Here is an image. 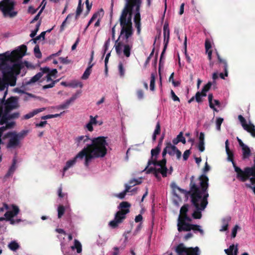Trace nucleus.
<instances>
[{
	"label": "nucleus",
	"instance_id": "nucleus-51",
	"mask_svg": "<svg viewBox=\"0 0 255 255\" xmlns=\"http://www.w3.org/2000/svg\"><path fill=\"white\" fill-rule=\"evenodd\" d=\"M238 119L240 121L244 128L248 125L247 124L246 119L242 115H240L238 116Z\"/></svg>",
	"mask_w": 255,
	"mask_h": 255
},
{
	"label": "nucleus",
	"instance_id": "nucleus-46",
	"mask_svg": "<svg viewBox=\"0 0 255 255\" xmlns=\"http://www.w3.org/2000/svg\"><path fill=\"white\" fill-rule=\"evenodd\" d=\"M99 14V12H96L93 15L89 21L88 22L87 26L85 28L84 31H86L87 29L90 25L97 18Z\"/></svg>",
	"mask_w": 255,
	"mask_h": 255
},
{
	"label": "nucleus",
	"instance_id": "nucleus-42",
	"mask_svg": "<svg viewBox=\"0 0 255 255\" xmlns=\"http://www.w3.org/2000/svg\"><path fill=\"white\" fill-rule=\"evenodd\" d=\"M7 114H5V113L4 112L3 115L0 117V125H2L6 123L7 121V120L11 119L9 118V115L7 116Z\"/></svg>",
	"mask_w": 255,
	"mask_h": 255
},
{
	"label": "nucleus",
	"instance_id": "nucleus-24",
	"mask_svg": "<svg viewBox=\"0 0 255 255\" xmlns=\"http://www.w3.org/2000/svg\"><path fill=\"white\" fill-rule=\"evenodd\" d=\"M231 220L230 216H227L222 220V226L221 229L220 230L221 232L226 231L228 229L229 223Z\"/></svg>",
	"mask_w": 255,
	"mask_h": 255
},
{
	"label": "nucleus",
	"instance_id": "nucleus-32",
	"mask_svg": "<svg viewBox=\"0 0 255 255\" xmlns=\"http://www.w3.org/2000/svg\"><path fill=\"white\" fill-rule=\"evenodd\" d=\"M71 249L72 250L76 249L77 253H81L82 250L81 244L78 240L75 239L74 245L71 247Z\"/></svg>",
	"mask_w": 255,
	"mask_h": 255
},
{
	"label": "nucleus",
	"instance_id": "nucleus-59",
	"mask_svg": "<svg viewBox=\"0 0 255 255\" xmlns=\"http://www.w3.org/2000/svg\"><path fill=\"white\" fill-rule=\"evenodd\" d=\"M160 130L161 129L160 123L158 122L156 125L155 129L153 133H154V134L158 135L160 133Z\"/></svg>",
	"mask_w": 255,
	"mask_h": 255
},
{
	"label": "nucleus",
	"instance_id": "nucleus-27",
	"mask_svg": "<svg viewBox=\"0 0 255 255\" xmlns=\"http://www.w3.org/2000/svg\"><path fill=\"white\" fill-rule=\"evenodd\" d=\"M238 251L237 247L235 248L234 245L230 246L228 249L225 250V252L228 255H237Z\"/></svg>",
	"mask_w": 255,
	"mask_h": 255
},
{
	"label": "nucleus",
	"instance_id": "nucleus-22",
	"mask_svg": "<svg viewBox=\"0 0 255 255\" xmlns=\"http://www.w3.org/2000/svg\"><path fill=\"white\" fill-rule=\"evenodd\" d=\"M47 75L43 78V80H46L47 82H51V83L45 85L43 86V89H46L48 88H52L54 86L55 83L57 81H53L52 79V77L48 73H46Z\"/></svg>",
	"mask_w": 255,
	"mask_h": 255
},
{
	"label": "nucleus",
	"instance_id": "nucleus-9",
	"mask_svg": "<svg viewBox=\"0 0 255 255\" xmlns=\"http://www.w3.org/2000/svg\"><path fill=\"white\" fill-rule=\"evenodd\" d=\"M121 209L116 213L114 220L109 223V225L113 228L117 227L119 224L122 223L126 217V214L129 212V208Z\"/></svg>",
	"mask_w": 255,
	"mask_h": 255
},
{
	"label": "nucleus",
	"instance_id": "nucleus-34",
	"mask_svg": "<svg viewBox=\"0 0 255 255\" xmlns=\"http://www.w3.org/2000/svg\"><path fill=\"white\" fill-rule=\"evenodd\" d=\"M161 150V148L159 147L156 146L155 148L152 149L151 150V158L150 159H154L156 157L157 158V155L160 153Z\"/></svg>",
	"mask_w": 255,
	"mask_h": 255
},
{
	"label": "nucleus",
	"instance_id": "nucleus-60",
	"mask_svg": "<svg viewBox=\"0 0 255 255\" xmlns=\"http://www.w3.org/2000/svg\"><path fill=\"white\" fill-rule=\"evenodd\" d=\"M239 228V227L238 225H236L235 226V227H234V228L233 229L232 231V234H231L232 238H234L236 237V236L237 235V230Z\"/></svg>",
	"mask_w": 255,
	"mask_h": 255
},
{
	"label": "nucleus",
	"instance_id": "nucleus-48",
	"mask_svg": "<svg viewBox=\"0 0 255 255\" xmlns=\"http://www.w3.org/2000/svg\"><path fill=\"white\" fill-rule=\"evenodd\" d=\"M224 119L222 118H217L216 119V128L218 130H221V126L223 122Z\"/></svg>",
	"mask_w": 255,
	"mask_h": 255
},
{
	"label": "nucleus",
	"instance_id": "nucleus-45",
	"mask_svg": "<svg viewBox=\"0 0 255 255\" xmlns=\"http://www.w3.org/2000/svg\"><path fill=\"white\" fill-rule=\"evenodd\" d=\"M142 182V181H141V179L140 178L139 179H131L129 181V184H128V185H132V186H133L135 185H138V184H140V183H141Z\"/></svg>",
	"mask_w": 255,
	"mask_h": 255
},
{
	"label": "nucleus",
	"instance_id": "nucleus-13",
	"mask_svg": "<svg viewBox=\"0 0 255 255\" xmlns=\"http://www.w3.org/2000/svg\"><path fill=\"white\" fill-rule=\"evenodd\" d=\"M85 157L84 151H80L72 159L67 161L66 163V165L63 168V171L65 172L69 168L74 165L76 162L78 158L83 159Z\"/></svg>",
	"mask_w": 255,
	"mask_h": 255
},
{
	"label": "nucleus",
	"instance_id": "nucleus-29",
	"mask_svg": "<svg viewBox=\"0 0 255 255\" xmlns=\"http://www.w3.org/2000/svg\"><path fill=\"white\" fill-rule=\"evenodd\" d=\"M170 187L172 189L173 194H177L176 192V190H178L182 193H186L187 194V192H186V190L182 189L180 188V187H179L178 186H177V185L176 184V183L174 182H172L171 183Z\"/></svg>",
	"mask_w": 255,
	"mask_h": 255
},
{
	"label": "nucleus",
	"instance_id": "nucleus-63",
	"mask_svg": "<svg viewBox=\"0 0 255 255\" xmlns=\"http://www.w3.org/2000/svg\"><path fill=\"white\" fill-rule=\"evenodd\" d=\"M58 195L59 198H63L65 196H67V195L62 192V188L61 187H59L58 189Z\"/></svg>",
	"mask_w": 255,
	"mask_h": 255
},
{
	"label": "nucleus",
	"instance_id": "nucleus-56",
	"mask_svg": "<svg viewBox=\"0 0 255 255\" xmlns=\"http://www.w3.org/2000/svg\"><path fill=\"white\" fill-rule=\"evenodd\" d=\"M177 137L178 140H179V142H181L183 144L186 143V139L183 136V133L182 132H180L179 134L177 136Z\"/></svg>",
	"mask_w": 255,
	"mask_h": 255
},
{
	"label": "nucleus",
	"instance_id": "nucleus-11",
	"mask_svg": "<svg viewBox=\"0 0 255 255\" xmlns=\"http://www.w3.org/2000/svg\"><path fill=\"white\" fill-rule=\"evenodd\" d=\"M199 248H186L183 244H180L176 248V252L179 255H199Z\"/></svg>",
	"mask_w": 255,
	"mask_h": 255
},
{
	"label": "nucleus",
	"instance_id": "nucleus-6",
	"mask_svg": "<svg viewBox=\"0 0 255 255\" xmlns=\"http://www.w3.org/2000/svg\"><path fill=\"white\" fill-rule=\"evenodd\" d=\"M188 208H180V214L178 218L177 228L179 232L191 231V225L186 222H190L192 220L187 215Z\"/></svg>",
	"mask_w": 255,
	"mask_h": 255
},
{
	"label": "nucleus",
	"instance_id": "nucleus-26",
	"mask_svg": "<svg viewBox=\"0 0 255 255\" xmlns=\"http://www.w3.org/2000/svg\"><path fill=\"white\" fill-rule=\"evenodd\" d=\"M45 110V108H42L40 109H37L34 110L33 112L28 113L24 116V119L27 120L31 118H32L34 116L37 114L38 113L41 112Z\"/></svg>",
	"mask_w": 255,
	"mask_h": 255
},
{
	"label": "nucleus",
	"instance_id": "nucleus-30",
	"mask_svg": "<svg viewBox=\"0 0 255 255\" xmlns=\"http://www.w3.org/2000/svg\"><path fill=\"white\" fill-rule=\"evenodd\" d=\"M244 129L249 132L253 137H255V127L253 124L250 123Z\"/></svg>",
	"mask_w": 255,
	"mask_h": 255
},
{
	"label": "nucleus",
	"instance_id": "nucleus-47",
	"mask_svg": "<svg viewBox=\"0 0 255 255\" xmlns=\"http://www.w3.org/2000/svg\"><path fill=\"white\" fill-rule=\"evenodd\" d=\"M171 146H172V144L171 142H169L166 143V147L163 149V150L162 153V155L163 157V158H165V155H166L167 152V149L169 148H171Z\"/></svg>",
	"mask_w": 255,
	"mask_h": 255
},
{
	"label": "nucleus",
	"instance_id": "nucleus-38",
	"mask_svg": "<svg viewBox=\"0 0 255 255\" xmlns=\"http://www.w3.org/2000/svg\"><path fill=\"white\" fill-rule=\"evenodd\" d=\"M155 75L152 73L151 74L150 81V90L152 91L155 90Z\"/></svg>",
	"mask_w": 255,
	"mask_h": 255
},
{
	"label": "nucleus",
	"instance_id": "nucleus-21",
	"mask_svg": "<svg viewBox=\"0 0 255 255\" xmlns=\"http://www.w3.org/2000/svg\"><path fill=\"white\" fill-rule=\"evenodd\" d=\"M90 139L88 136L81 135L75 138V143L77 146H82Z\"/></svg>",
	"mask_w": 255,
	"mask_h": 255
},
{
	"label": "nucleus",
	"instance_id": "nucleus-36",
	"mask_svg": "<svg viewBox=\"0 0 255 255\" xmlns=\"http://www.w3.org/2000/svg\"><path fill=\"white\" fill-rule=\"evenodd\" d=\"M197 210L194 211L192 214V216L194 219H199L202 217L201 212L200 210H204L205 208H196Z\"/></svg>",
	"mask_w": 255,
	"mask_h": 255
},
{
	"label": "nucleus",
	"instance_id": "nucleus-23",
	"mask_svg": "<svg viewBox=\"0 0 255 255\" xmlns=\"http://www.w3.org/2000/svg\"><path fill=\"white\" fill-rule=\"evenodd\" d=\"M217 56L218 62L223 65V68L224 69L225 76H228V64L226 60L222 59L218 52H217Z\"/></svg>",
	"mask_w": 255,
	"mask_h": 255
},
{
	"label": "nucleus",
	"instance_id": "nucleus-10",
	"mask_svg": "<svg viewBox=\"0 0 255 255\" xmlns=\"http://www.w3.org/2000/svg\"><path fill=\"white\" fill-rule=\"evenodd\" d=\"M15 5L14 1H11L4 4H0V9L2 12L4 16H8L9 17L12 18L16 16L17 12L13 11Z\"/></svg>",
	"mask_w": 255,
	"mask_h": 255
},
{
	"label": "nucleus",
	"instance_id": "nucleus-61",
	"mask_svg": "<svg viewBox=\"0 0 255 255\" xmlns=\"http://www.w3.org/2000/svg\"><path fill=\"white\" fill-rule=\"evenodd\" d=\"M205 142L199 141L198 144V148L200 152H203L205 150L204 147Z\"/></svg>",
	"mask_w": 255,
	"mask_h": 255
},
{
	"label": "nucleus",
	"instance_id": "nucleus-3",
	"mask_svg": "<svg viewBox=\"0 0 255 255\" xmlns=\"http://www.w3.org/2000/svg\"><path fill=\"white\" fill-rule=\"evenodd\" d=\"M225 148L228 155V160L232 162L235 171L237 173V178L241 182H245L249 180V183L245 184L247 188L252 189L255 194V164L252 167H245L242 170L236 165L234 160V153L230 150L229 141L225 142Z\"/></svg>",
	"mask_w": 255,
	"mask_h": 255
},
{
	"label": "nucleus",
	"instance_id": "nucleus-4",
	"mask_svg": "<svg viewBox=\"0 0 255 255\" xmlns=\"http://www.w3.org/2000/svg\"><path fill=\"white\" fill-rule=\"evenodd\" d=\"M106 137L99 136L91 139L90 144H87L82 151H84L85 165L88 167L89 163L92 159L104 157L107 154V146L108 143L106 141Z\"/></svg>",
	"mask_w": 255,
	"mask_h": 255
},
{
	"label": "nucleus",
	"instance_id": "nucleus-25",
	"mask_svg": "<svg viewBox=\"0 0 255 255\" xmlns=\"http://www.w3.org/2000/svg\"><path fill=\"white\" fill-rule=\"evenodd\" d=\"M16 159L15 158H14L12 160V163L9 168L7 173L5 174V177L7 178L13 174L14 171L16 169Z\"/></svg>",
	"mask_w": 255,
	"mask_h": 255
},
{
	"label": "nucleus",
	"instance_id": "nucleus-50",
	"mask_svg": "<svg viewBox=\"0 0 255 255\" xmlns=\"http://www.w3.org/2000/svg\"><path fill=\"white\" fill-rule=\"evenodd\" d=\"M192 230L193 231H198L202 235H203L204 234V232L203 231V230H202L201 229H200V226L199 225H193V224H192L191 225V230Z\"/></svg>",
	"mask_w": 255,
	"mask_h": 255
},
{
	"label": "nucleus",
	"instance_id": "nucleus-2",
	"mask_svg": "<svg viewBox=\"0 0 255 255\" xmlns=\"http://www.w3.org/2000/svg\"><path fill=\"white\" fill-rule=\"evenodd\" d=\"M198 186L195 181V177L190 178V190L187 192V195L190 197L191 202L194 207H206L208 202L209 178L205 174L200 175L198 178Z\"/></svg>",
	"mask_w": 255,
	"mask_h": 255
},
{
	"label": "nucleus",
	"instance_id": "nucleus-31",
	"mask_svg": "<svg viewBox=\"0 0 255 255\" xmlns=\"http://www.w3.org/2000/svg\"><path fill=\"white\" fill-rule=\"evenodd\" d=\"M132 185H128L127 184H125V190L122 192L119 193L117 195L119 198L123 199L125 198L126 194L130 191V189Z\"/></svg>",
	"mask_w": 255,
	"mask_h": 255
},
{
	"label": "nucleus",
	"instance_id": "nucleus-8",
	"mask_svg": "<svg viewBox=\"0 0 255 255\" xmlns=\"http://www.w3.org/2000/svg\"><path fill=\"white\" fill-rule=\"evenodd\" d=\"M25 134V131L15 134L12 132H8L5 135L4 137H10L8 142L6 145L8 148H15L19 144V139L22 138Z\"/></svg>",
	"mask_w": 255,
	"mask_h": 255
},
{
	"label": "nucleus",
	"instance_id": "nucleus-40",
	"mask_svg": "<svg viewBox=\"0 0 255 255\" xmlns=\"http://www.w3.org/2000/svg\"><path fill=\"white\" fill-rule=\"evenodd\" d=\"M213 99V95L212 94H210L208 95V100H209V107L210 108L213 109L214 111L218 112V111L217 109L215 108L214 104L212 103Z\"/></svg>",
	"mask_w": 255,
	"mask_h": 255
},
{
	"label": "nucleus",
	"instance_id": "nucleus-19",
	"mask_svg": "<svg viewBox=\"0 0 255 255\" xmlns=\"http://www.w3.org/2000/svg\"><path fill=\"white\" fill-rule=\"evenodd\" d=\"M78 94L76 93L73 95L69 99L67 100L64 103H63L57 107L58 109H66L70 104L73 102L78 97Z\"/></svg>",
	"mask_w": 255,
	"mask_h": 255
},
{
	"label": "nucleus",
	"instance_id": "nucleus-17",
	"mask_svg": "<svg viewBox=\"0 0 255 255\" xmlns=\"http://www.w3.org/2000/svg\"><path fill=\"white\" fill-rule=\"evenodd\" d=\"M41 72H38L33 77H32L29 81L28 82V84L35 83L38 81L43 75L44 73L49 72V68L45 67L41 68Z\"/></svg>",
	"mask_w": 255,
	"mask_h": 255
},
{
	"label": "nucleus",
	"instance_id": "nucleus-1",
	"mask_svg": "<svg viewBox=\"0 0 255 255\" xmlns=\"http://www.w3.org/2000/svg\"><path fill=\"white\" fill-rule=\"evenodd\" d=\"M126 3L119 18L121 30L120 38L126 39L127 41L133 34L132 16L135 7L134 22H140V8L142 0H125Z\"/></svg>",
	"mask_w": 255,
	"mask_h": 255
},
{
	"label": "nucleus",
	"instance_id": "nucleus-58",
	"mask_svg": "<svg viewBox=\"0 0 255 255\" xmlns=\"http://www.w3.org/2000/svg\"><path fill=\"white\" fill-rule=\"evenodd\" d=\"M119 70L120 76L123 77L125 75V69L122 63L119 64Z\"/></svg>",
	"mask_w": 255,
	"mask_h": 255
},
{
	"label": "nucleus",
	"instance_id": "nucleus-64",
	"mask_svg": "<svg viewBox=\"0 0 255 255\" xmlns=\"http://www.w3.org/2000/svg\"><path fill=\"white\" fill-rule=\"evenodd\" d=\"M85 3L86 5V8H87L86 13L88 14L92 8V3H90L89 0H86L85 1Z\"/></svg>",
	"mask_w": 255,
	"mask_h": 255
},
{
	"label": "nucleus",
	"instance_id": "nucleus-12",
	"mask_svg": "<svg viewBox=\"0 0 255 255\" xmlns=\"http://www.w3.org/2000/svg\"><path fill=\"white\" fill-rule=\"evenodd\" d=\"M11 66H6L4 69V73H7L8 74L11 75L12 73L15 72L18 74L20 72L21 69L22 67V64L20 62L19 60L15 62Z\"/></svg>",
	"mask_w": 255,
	"mask_h": 255
},
{
	"label": "nucleus",
	"instance_id": "nucleus-43",
	"mask_svg": "<svg viewBox=\"0 0 255 255\" xmlns=\"http://www.w3.org/2000/svg\"><path fill=\"white\" fill-rule=\"evenodd\" d=\"M40 24H41V21H39L36 24L35 29L34 30L32 31L31 33H30V37L33 38L36 35L37 31L39 30Z\"/></svg>",
	"mask_w": 255,
	"mask_h": 255
},
{
	"label": "nucleus",
	"instance_id": "nucleus-14",
	"mask_svg": "<svg viewBox=\"0 0 255 255\" xmlns=\"http://www.w3.org/2000/svg\"><path fill=\"white\" fill-rule=\"evenodd\" d=\"M12 209V210L7 211L4 216L5 217L6 221H10V224L13 225L15 223V221L12 218L18 214L19 210V208Z\"/></svg>",
	"mask_w": 255,
	"mask_h": 255
},
{
	"label": "nucleus",
	"instance_id": "nucleus-62",
	"mask_svg": "<svg viewBox=\"0 0 255 255\" xmlns=\"http://www.w3.org/2000/svg\"><path fill=\"white\" fill-rule=\"evenodd\" d=\"M190 153H191V151H190V149L186 150L184 151L183 155V158L184 160H187L188 159Z\"/></svg>",
	"mask_w": 255,
	"mask_h": 255
},
{
	"label": "nucleus",
	"instance_id": "nucleus-16",
	"mask_svg": "<svg viewBox=\"0 0 255 255\" xmlns=\"http://www.w3.org/2000/svg\"><path fill=\"white\" fill-rule=\"evenodd\" d=\"M167 168L166 166H160V168H157L156 167H150L147 170V173H150L152 172H155L158 173H161L163 177L167 176Z\"/></svg>",
	"mask_w": 255,
	"mask_h": 255
},
{
	"label": "nucleus",
	"instance_id": "nucleus-41",
	"mask_svg": "<svg viewBox=\"0 0 255 255\" xmlns=\"http://www.w3.org/2000/svg\"><path fill=\"white\" fill-rule=\"evenodd\" d=\"M181 202V198L177 195V194H173V202L175 206H179V203Z\"/></svg>",
	"mask_w": 255,
	"mask_h": 255
},
{
	"label": "nucleus",
	"instance_id": "nucleus-20",
	"mask_svg": "<svg viewBox=\"0 0 255 255\" xmlns=\"http://www.w3.org/2000/svg\"><path fill=\"white\" fill-rule=\"evenodd\" d=\"M163 35L164 45H167L170 37V30L168 23L167 22H165L163 25Z\"/></svg>",
	"mask_w": 255,
	"mask_h": 255
},
{
	"label": "nucleus",
	"instance_id": "nucleus-39",
	"mask_svg": "<svg viewBox=\"0 0 255 255\" xmlns=\"http://www.w3.org/2000/svg\"><path fill=\"white\" fill-rule=\"evenodd\" d=\"M8 247L11 251H15L19 248V246L16 242L12 241L9 244Z\"/></svg>",
	"mask_w": 255,
	"mask_h": 255
},
{
	"label": "nucleus",
	"instance_id": "nucleus-35",
	"mask_svg": "<svg viewBox=\"0 0 255 255\" xmlns=\"http://www.w3.org/2000/svg\"><path fill=\"white\" fill-rule=\"evenodd\" d=\"M83 11V7L82 4V0H79L78 5L76 9L75 19H78L79 16Z\"/></svg>",
	"mask_w": 255,
	"mask_h": 255
},
{
	"label": "nucleus",
	"instance_id": "nucleus-7",
	"mask_svg": "<svg viewBox=\"0 0 255 255\" xmlns=\"http://www.w3.org/2000/svg\"><path fill=\"white\" fill-rule=\"evenodd\" d=\"M115 47L117 54L120 55L123 52L126 57H129L132 48V43H128V39L127 41L126 39L120 38L119 36L115 42Z\"/></svg>",
	"mask_w": 255,
	"mask_h": 255
},
{
	"label": "nucleus",
	"instance_id": "nucleus-53",
	"mask_svg": "<svg viewBox=\"0 0 255 255\" xmlns=\"http://www.w3.org/2000/svg\"><path fill=\"white\" fill-rule=\"evenodd\" d=\"M61 63L63 64H68L71 63V60H69L68 58V57H61L59 58Z\"/></svg>",
	"mask_w": 255,
	"mask_h": 255
},
{
	"label": "nucleus",
	"instance_id": "nucleus-18",
	"mask_svg": "<svg viewBox=\"0 0 255 255\" xmlns=\"http://www.w3.org/2000/svg\"><path fill=\"white\" fill-rule=\"evenodd\" d=\"M153 164L154 166H166V158H163L162 160L158 161L157 160V158L155 157L154 159H149L147 162V166H146V168H147V167Z\"/></svg>",
	"mask_w": 255,
	"mask_h": 255
},
{
	"label": "nucleus",
	"instance_id": "nucleus-15",
	"mask_svg": "<svg viewBox=\"0 0 255 255\" xmlns=\"http://www.w3.org/2000/svg\"><path fill=\"white\" fill-rule=\"evenodd\" d=\"M16 100L14 97L8 98L4 103V112L8 114L10 111L15 108Z\"/></svg>",
	"mask_w": 255,
	"mask_h": 255
},
{
	"label": "nucleus",
	"instance_id": "nucleus-28",
	"mask_svg": "<svg viewBox=\"0 0 255 255\" xmlns=\"http://www.w3.org/2000/svg\"><path fill=\"white\" fill-rule=\"evenodd\" d=\"M242 148L243 150L242 158L243 159L248 158L251 155V151L250 148L247 145H245Z\"/></svg>",
	"mask_w": 255,
	"mask_h": 255
},
{
	"label": "nucleus",
	"instance_id": "nucleus-54",
	"mask_svg": "<svg viewBox=\"0 0 255 255\" xmlns=\"http://www.w3.org/2000/svg\"><path fill=\"white\" fill-rule=\"evenodd\" d=\"M202 97H203L202 93L200 92H197L194 97L197 102L201 103L202 102Z\"/></svg>",
	"mask_w": 255,
	"mask_h": 255
},
{
	"label": "nucleus",
	"instance_id": "nucleus-37",
	"mask_svg": "<svg viewBox=\"0 0 255 255\" xmlns=\"http://www.w3.org/2000/svg\"><path fill=\"white\" fill-rule=\"evenodd\" d=\"M212 83L210 82L204 86V87L202 88V91L201 92L203 94V97L206 96V92H207L210 89Z\"/></svg>",
	"mask_w": 255,
	"mask_h": 255
},
{
	"label": "nucleus",
	"instance_id": "nucleus-44",
	"mask_svg": "<svg viewBox=\"0 0 255 255\" xmlns=\"http://www.w3.org/2000/svg\"><path fill=\"white\" fill-rule=\"evenodd\" d=\"M35 56L37 58H40L42 57V54L40 52L38 45H36L34 48Z\"/></svg>",
	"mask_w": 255,
	"mask_h": 255
},
{
	"label": "nucleus",
	"instance_id": "nucleus-55",
	"mask_svg": "<svg viewBox=\"0 0 255 255\" xmlns=\"http://www.w3.org/2000/svg\"><path fill=\"white\" fill-rule=\"evenodd\" d=\"M73 15V13H70L67 15L66 19L64 20V21L62 22V24L61 25V26H60V30L61 31H63L64 30L67 20H68V19L70 18Z\"/></svg>",
	"mask_w": 255,
	"mask_h": 255
},
{
	"label": "nucleus",
	"instance_id": "nucleus-33",
	"mask_svg": "<svg viewBox=\"0 0 255 255\" xmlns=\"http://www.w3.org/2000/svg\"><path fill=\"white\" fill-rule=\"evenodd\" d=\"M93 66V64H91V65H90L87 68V69H86V70L85 71V72H84V73L82 76V79L86 80L89 78V77L91 73L92 68Z\"/></svg>",
	"mask_w": 255,
	"mask_h": 255
},
{
	"label": "nucleus",
	"instance_id": "nucleus-57",
	"mask_svg": "<svg viewBox=\"0 0 255 255\" xmlns=\"http://www.w3.org/2000/svg\"><path fill=\"white\" fill-rule=\"evenodd\" d=\"M205 47L206 51L211 50L210 49L212 47V45L210 41L208 39H206L205 40Z\"/></svg>",
	"mask_w": 255,
	"mask_h": 255
},
{
	"label": "nucleus",
	"instance_id": "nucleus-52",
	"mask_svg": "<svg viewBox=\"0 0 255 255\" xmlns=\"http://www.w3.org/2000/svg\"><path fill=\"white\" fill-rule=\"evenodd\" d=\"M12 125V123H8L6 124V126H3L0 128V137L1 136L3 132L5 131L7 128H11Z\"/></svg>",
	"mask_w": 255,
	"mask_h": 255
},
{
	"label": "nucleus",
	"instance_id": "nucleus-49",
	"mask_svg": "<svg viewBox=\"0 0 255 255\" xmlns=\"http://www.w3.org/2000/svg\"><path fill=\"white\" fill-rule=\"evenodd\" d=\"M171 149L175 151V154L176 155L177 159H179L181 157V152L175 146L172 144Z\"/></svg>",
	"mask_w": 255,
	"mask_h": 255
},
{
	"label": "nucleus",
	"instance_id": "nucleus-5",
	"mask_svg": "<svg viewBox=\"0 0 255 255\" xmlns=\"http://www.w3.org/2000/svg\"><path fill=\"white\" fill-rule=\"evenodd\" d=\"M27 50V47L25 45H21L17 49L12 51L10 54L5 53L1 55L0 63L1 65H6V62H15L20 60L25 55Z\"/></svg>",
	"mask_w": 255,
	"mask_h": 255
}]
</instances>
